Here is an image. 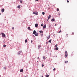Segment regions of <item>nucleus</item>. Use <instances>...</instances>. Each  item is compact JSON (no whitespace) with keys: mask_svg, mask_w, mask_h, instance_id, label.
<instances>
[{"mask_svg":"<svg viewBox=\"0 0 77 77\" xmlns=\"http://www.w3.org/2000/svg\"><path fill=\"white\" fill-rule=\"evenodd\" d=\"M0 35H2V37H4V38H5V37H6V35L4 33H1Z\"/></svg>","mask_w":77,"mask_h":77,"instance_id":"f257e3e1","label":"nucleus"},{"mask_svg":"<svg viewBox=\"0 0 77 77\" xmlns=\"http://www.w3.org/2000/svg\"><path fill=\"white\" fill-rule=\"evenodd\" d=\"M65 57H67V56H68V53L67 52V51H65Z\"/></svg>","mask_w":77,"mask_h":77,"instance_id":"f03ea898","label":"nucleus"},{"mask_svg":"<svg viewBox=\"0 0 77 77\" xmlns=\"http://www.w3.org/2000/svg\"><path fill=\"white\" fill-rule=\"evenodd\" d=\"M33 14H35V15H38V12H33Z\"/></svg>","mask_w":77,"mask_h":77,"instance_id":"7ed1b4c3","label":"nucleus"},{"mask_svg":"<svg viewBox=\"0 0 77 77\" xmlns=\"http://www.w3.org/2000/svg\"><path fill=\"white\" fill-rule=\"evenodd\" d=\"M38 26V24H35V27H37Z\"/></svg>","mask_w":77,"mask_h":77,"instance_id":"20e7f679","label":"nucleus"},{"mask_svg":"<svg viewBox=\"0 0 77 77\" xmlns=\"http://www.w3.org/2000/svg\"><path fill=\"white\" fill-rule=\"evenodd\" d=\"M43 59L44 60H45V59H46V57H45L43 56Z\"/></svg>","mask_w":77,"mask_h":77,"instance_id":"39448f33","label":"nucleus"},{"mask_svg":"<svg viewBox=\"0 0 77 77\" xmlns=\"http://www.w3.org/2000/svg\"><path fill=\"white\" fill-rule=\"evenodd\" d=\"M4 11H5V9L4 8H3L2 10V12H4Z\"/></svg>","mask_w":77,"mask_h":77,"instance_id":"423d86ee","label":"nucleus"},{"mask_svg":"<svg viewBox=\"0 0 77 77\" xmlns=\"http://www.w3.org/2000/svg\"><path fill=\"white\" fill-rule=\"evenodd\" d=\"M50 18H51V16L50 15H49L48 18V20H49V19H50Z\"/></svg>","mask_w":77,"mask_h":77,"instance_id":"0eeeda50","label":"nucleus"},{"mask_svg":"<svg viewBox=\"0 0 77 77\" xmlns=\"http://www.w3.org/2000/svg\"><path fill=\"white\" fill-rule=\"evenodd\" d=\"M54 21H55V20H54V18L52 19L51 20V21H52V22Z\"/></svg>","mask_w":77,"mask_h":77,"instance_id":"6e6552de","label":"nucleus"},{"mask_svg":"<svg viewBox=\"0 0 77 77\" xmlns=\"http://www.w3.org/2000/svg\"><path fill=\"white\" fill-rule=\"evenodd\" d=\"M43 28L46 29V25H45L43 26Z\"/></svg>","mask_w":77,"mask_h":77,"instance_id":"1a4fd4ad","label":"nucleus"},{"mask_svg":"<svg viewBox=\"0 0 77 77\" xmlns=\"http://www.w3.org/2000/svg\"><path fill=\"white\" fill-rule=\"evenodd\" d=\"M36 33V31L35 30L33 32V34H35Z\"/></svg>","mask_w":77,"mask_h":77,"instance_id":"9d476101","label":"nucleus"},{"mask_svg":"<svg viewBox=\"0 0 77 77\" xmlns=\"http://www.w3.org/2000/svg\"><path fill=\"white\" fill-rule=\"evenodd\" d=\"M28 30H31V29H30V27H28Z\"/></svg>","mask_w":77,"mask_h":77,"instance_id":"9b49d317","label":"nucleus"},{"mask_svg":"<svg viewBox=\"0 0 77 77\" xmlns=\"http://www.w3.org/2000/svg\"><path fill=\"white\" fill-rule=\"evenodd\" d=\"M20 72H23V69H21L20 70Z\"/></svg>","mask_w":77,"mask_h":77,"instance_id":"f8f14e48","label":"nucleus"},{"mask_svg":"<svg viewBox=\"0 0 77 77\" xmlns=\"http://www.w3.org/2000/svg\"><path fill=\"white\" fill-rule=\"evenodd\" d=\"M21 7L20 6V5H19L17 6V8H18L19 9H20V8Z\"/></svg>","mask_w":77,"mask_h":77,"instance_id":"ddd939ff","label":"nucleus"},{"mask_svg":"<svg viewBox=\"0 0 77 77\" xmlns=\"http://www.w3.org/2000/svg\"><path fill=\"white\" fill-rule=\"evenodd\" d=\"M41 47V45H38V49H39V48H40Z\"/></svg>","mask_w":77,"mask_h":77,"instance_id":"4468645a","label":"nucleus"},{"mask_svg":"<svg viewBox=\"0 0 77 77\" xmlns=\"http://www.w3.org/2000/svg\"><path fill=\"white\" fill-rule=\"evenodd\" d=\"M39 32L40 33H43V32L42 31H40Z\"/></svg>","mask_w":77,"mask_h":77,"instance_id":"2eb2a0df","label":"nucleus"},{"mask_svg":"<svg viewBox=\"0 0 77 77\" xmlns=\"http://www.w3.org/2000/svg\"><path fill=\"white\" fill-rule=\"evenodd\" d=\"M45 76L46 77H49V75H46Z\"/></svg>","mask_w":77,"mask_h":77,"instance_id":"dca6fc26","label":"nucleus"},{"mask_svg":"<svg viewBox=\"0 0 77 77\" xmlns=\"http://www.w3.org/2000/svg\"><path fill=\"white\" fill-rule=\"evenodd\" d=\"M51 39L48 42H50V43H51Z\"/></svg>","mask_w":77,"mask_h":77,"instance_id":"f3484780","label":"nucleus"},{"mask_svg":"<svg viewBox=\"0 0 77 77\" xmlns=\"http://www.w3.org/2000/svg\"><path fill=\"white\" fill-rule=\"evenodd\" d=\"M35 36H38V33H36V34H35Z\"/></svg>","mask_w":77,"mask_h":77,"instance_id":"a211bd4d","label":"nucleus"},{"mask_svg":"<svg viewBox=\"0 0 77 77\" xmlns=\"http://www.w3.org/2000/svg\"><path fill=\"white\" fill-rule=\"evenodd\" d=\"M25 43H26V42H27V40L26 39L25 41Z\"/></svg>","mask_w":77,"mask_h":77,"instance_id":"6ab92c4d","label":"nucleus"},{"mask_svg":"<svg viewBox=\"0 0 77 77\" xmlns=\"http://www.w3.org/2000/svg\"><path fill=\"white\" fill-rule=\"evenodd\" d=\"M57 11H59V9L58 8H57Z\"/></svg>","mask_w":77,"mask_h":77,"instance_id":"aec40b11","label":"nucleus"},{"mask_svg":"<svg viewBox=\"0 0 77 77\" xmlns=\"http://www.w3.org/2000/svg\"><path fill=\"white\" fill-rule=\"evenodd\" d=\"M68 61H65V63H68Z\"/></svg>","mask_w":77,"mask_h":77,"instance_id":"412c9836","label":"nucleus"},{"mask_svg":"<svg viewBox=\"0 0 77 77\" xmlns=\"http://www.w3.org/2000/svg\"><path fill=\"white\" fill-rule=\"evenodd\" d=\"M50 38V35H49L48 37H47V38H48V39L49 38Z\"/></svg>","mask_w":77,"mask_h":77,"instance_id":"4be33fe9","label":"nucleus"},{"mask_svg":"<svg viewBox=\"0 0 77 77\" xmlns=\"http://www.w3.org/2000/svg\"><path fill=\"white\" fill-rule=\"evenodd\" d=\"M55 47H56V48H57V45H55Z\"/></svg>","mask_w":77,"mask_h":77,"instance_id":"5701e85b","label":"nucleus"},{"mask_svg":"<svg viewBox=\"0 0 77 77\" xmlns=\"http://www.w3.org/2000/svg\"><path fill=\"white\" fill-rule=\"evenodd\" d=\"M20 3H23V1L20 0Z\"/></svg>","mask_w":77,"mask_h":77,"instance_id":"b1692460","label":"nucleus"},{"mask_svg":"<svg viewBox=\"0 0 77 77\" xmlns=\"http://www.w3.org/2000/svg\"><path fill=\"white\" fill-rule=\"evenodd\" d=\"M56 50H59V48H56Z\"/></svg>","mask_w":77,"mask_h":77,"instance_id":"393cba45","label":"nucleus"},{"mask_svg":"<svg viewBox=\"0 0 77 77\" xmlns=\"http://www.w3.org/2000/svg\"><path fill=\"white\" fill-rule=\"evenodd\" d=\"M4 69H6V67H4Z\"/></svg>","mask_w":77,"mask_h":77,"instance_id":"a878e982","label":"nucleus"},{"mask_svg":"<svg viewBox=\"0 0 77 77\" xmlns=\"http://www.w3.org/2000/svg\"><path fill=\"white\" fill-rule=\"evenodd\" d=\"M42 14L43 15H44L45 14V13L44 12H42Z\"/></svg>","mask_w":77,"mask_h":77,"instance_id":"bb28decb","label":"nucleus"},{"mask_svg":"<svg viewBox=\"0 0 77 77\" xmlns=\"http://www.w3.org/2000/svg\"><path fill=\"white\" fill-rule=\"evenodd\" d=\"M74 32H72V35H74Z\"/></svg>","mask_w":77,"mask_h":77,"instance_id":"cd10ccee","label":"nucleus"},{"mask_svg":"<svg viewBox=\"0 0 77 77\" xmlns=\"http://www.w3.org/2000/svg\"><path fill=\"white\" fill-rule=\"evenodd\" d=\"M42 67H43V66H44V65L43 64H42Z\"/></svg>","mask_w":77,"mask_h":77,"instance_id":"c85d7f7f","label":"nucleus"},{"mask_svg":"<svg viewBox=\"0 0 77 77\" xmlns=\"http://www.w3.org/2000/svg\"><path fill=\"white\" fill-rule=\"evenodd\" d=\"M4 47H6V45H3Z\"/></svg>","mask_w":77,"mask_h":77,"instance_id":"c756f323","label":"nucleus"},{"mask_svg":"<svg viewBox=\"0 0 77 77\" xmlns=\"http://www.w3.org/2000/svg\"><path fill=\"white\" fill-rule=\"evenodd\" d=\"M69 2L68 0L67 1V3H69Z\"/></svg>","mask_w":77,"mask_h":77,"instance_id":"7c9ffc66","label":"nucleus"},{"mask_svg":"<svg viewBox=\"0 0 77 77\" xmlns=\"http://www.w3.org/2000/svg\"><path fill=\"white\" fill-rule=\"evenodd\" d=\"M61 32H62V31H61V30H60V31L58 32V33H60Z\"/></svg>","mask_w":77,"mask_h":77,"instance_id":"2f4dec72","label":"nucleus"},{"mask_svg":"<svg viewBox=\"0 0 77 77\" xmlns=\"http://www.w3.org/2000/svg\"><path fill=\"white\" fill-rule=\"evenodd\" d=\"M55 70H56V69H55V68L54 69H53L54 71H55Z\"/></svg>","mask_w":77,"mask_h":77,"instance_id":"473e14b6","label":"nucleus"},{"mask_svg":"<svg viewBox=\"0 0 77 77\" xmlns=\"http://www.w3.org/2000/svg\"><path fill=\"white\" fill-rule=\"evenodd\" d=\"M12 29L13 30H14V27H13Z\"/></svg>","mask_w":77,"mask_h":77,"instance_id":"72a5a7b5","label":"nucleus"},{"mask_svg":"<svg viewBox=\"0 0 77 77\" xmlns=\"http://www.w3.org/2000/svg\"><path fill=\"white\" fill-rule=\"evenodd\" d=\"M41 26H43V24H41Z\"/></svg>","mask_w":77,"mask_h":77,"instance_id":"f704fd0d","label":"nucleus"},{"mask_svg":"<svg viewBox=\"0 0 77 77\" xmlns=\"http://www.w3.org/2000/svg\"><path fill=\"white\" fill-rule=\"evenodd\" d=\"M66 35L67 36V37H68V34H67Z\"/></svg>","mask_w":77,"mask_h":77,"instance_id":"c9c22d12","label":"nucleus"},{"mask_svg":"<svg viewBox=\"0 0 77 77\" xmlns=\"http://www.w3.org/2000/svg\"><path fill=\"white\" fill-rule=\"evenodd\" d=\"M18 54H20V53H18Z\"/></svg>","mask_w":77,"mask_h":77,"instance_id":"e433bc0d","label":"nucleus"},{"mask_svg":"<svg viewBox=\"0 0 77 77\" xmlns=\"http://www.w3.org/2000/svg\"><path fill=\"white\" fill-rule=\"evenodd\" d=\"M31 43H32L33 42V41L32 40L31 41Z\"/></svg>","mask_w":77,"mask_h":77,"instance_id":"4c0bfd02","label":"nucleus"},{"mask_svg":"<svg viewBox=\"0 0 77 77\" xmlns=\"http://www.w3.org/2000/svg\"><path fill=\"white\" fill-rule=\"evenodd\" d=\"M35 1H39V0H35Z\"/></svg>","mask_w":77,"mask_h":77,"instance_id":"58836bf2","label":"nucleus"},{"mask_svg":"<svg viewBox=\"0 0 77 77\" xmlns=\"http://www.w3.org/2000/svg\"><path fill=\"white\" fill-rule=\"evenodd\" d=\"M56 25H57L56 24H55V26H56Z\"/></svg>","mask_w":77,"mask_h":77,"instance_id":"ea45409f","label":"nucleus"},{"mask_svg":"<svg viewBox=\"0 0 77 77\" xmlns=\"http://www.w3.org/2000/svg\"><path fill=\"white\" fill-rule=\"evenodd\" d=\"M42 77H44V76H42Z\"/></svg>","mask_w":77,"mask_h":77,"instance_id":"a19ab883","label":"nucleus"},{"mask_svg":"<svg viewBox=\"0 0 77 77\" xmlns=\"http://www.w3.org/2000/svg\"><path fill=\"white\" fill-rule=\"evenodd\" d=\"M25 77H27V76H25Z\"/></svg>","mask_w":77,"mask_h":77,"instance_id":"79ce46f5","label":"nucleus"},{"mask_svg":"<svg viewBox=\"0 0 77 77\" xmlns=\"http://www.w3.org/2000/svg\"><path fill=\"white\" fill-rule=\"evenodd\" d=\"M1 15V14L0 13V15Z\"/></svg>","mask_w":77,"mask_h":77,"instance_id":"37998d69","label":"nucleus"},{"mask_svg":"<svg viewBox=\"0 0 77 77\" xmlns=\"http://www.w3.org/2000/svg\"><path fill=\"white\" fill-rule=\"evenodd\" d=\"M38 59H39V57H38Z\"/></svg>","mask_w":77,"mask_h":77,"instance_id":"c03bdc74","label":"nucleus"},{"mask_svg":"<svg viewBox=\"0 0 77 77\" xmlns=\"http://www.w3.org/2000/svg\"><path fill=\"white\" fill-rule=\"evenodd\" d=\"M59 15H60V14H59Z\"/></svg>","mask_w":77,"mask_h":77,"instance_id":"a18cd8bd","label":"nucleus"}]
</instances>
